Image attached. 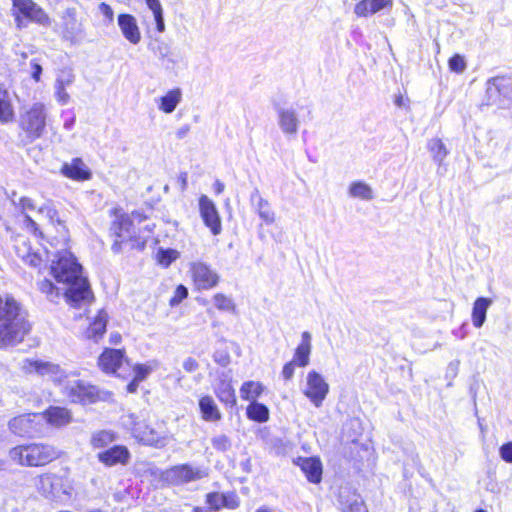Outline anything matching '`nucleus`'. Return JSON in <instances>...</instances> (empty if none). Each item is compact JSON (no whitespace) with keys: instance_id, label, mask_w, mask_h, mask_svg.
I'll return each mask as SVG.
<instances>
[{"instance_id":"42","label":"nucleus","mask_w":512,"mask_h":512,"mask_svg":"<svg viewBox=\"0 0 512 512\" xmlns=\"http://www.w3.org/2000/svg\"><path fill=\"white\" fill-rule=\"evenodd\" d=\"M114 440L115 435L113 432L102 430L92 435L90 443L94 448H103L112 443Z\"/></svg>"},{"instance_id":"15","label":"nucleus","mask_w":512,"mask_h":512,"mask_svg":"<svg viewBox=\"0 0 512 512\" xmlns=\"http://www.w3.org/2000/svg\"><path fill=\"white\" fill-rule=\"evenodd\" d=\"M207 476V472L188 464L177 465L166 471V479L172 484H184Z\"/></svg>"},{"instance_id":"11","label":"nucleus","mask_w":512,"mask_h":512,"mask_svg":"<svg viewBox=\"0 0 512 512\" xmlns=\"http://www.w3.org/2000/svg\"><path fill=\"white\" fill-rule=\"evenodd\" d=\"M329 393V384L323 376L312 370L306 376V383L303 394L312 402L315 407H321Z\"/></svg>"},{"instance_id":"44","label":"nucleus","mask_w":512,"mask_h":512,"mask_svg":"<svg viewBox=\"0 0 512 512\" xmlns=\"http://www.w3.org/2000/svg\"><path fill=\"white\" fill-rule=\"evenodd\" d=\"M211 444L219 452H226L231 447V440L225 434H218L211 438Z\"/></svg>"},{"instance_id":"48","label":"nucleus","mask_w":512,"mask_h":512,"mask_svg":"<svg viewBox=\"0 0 512 512\" xmlns=\"http://www.w3.org/2000/svg\"><path fill=\"white\" fill-rule=\"evenodd\" d=\"M449 68L457 73H461L466 68L465 60L462 56L456 54L449 60Z\"/></svg>"},{"instance_id":"4","label":"nucleus","mask_w":512,"mask_h":512,"mask_svg":"<svg viewBox=\"0 0 512 512\" xmlns=\"http://www.w3.org/2000/svg\"><path fill=\"white\" fill-rule=\"evenodd\" d=\"M48 119L49 111L46 104L36 101L21 107L18 125L26 138L33 142L45 134Z\"/></svg>"},{"instance_id":"60","label":"nucleus","mask_w":512,"mask_h":512,"mask_svg":"<svg viewBox=\"0 0 512 512\" xmlns=\"http://www.w3.org/2000/svg\"><path fill=\"white\" fill-rule=\"evenodd\" d=\"M237 505H238V503L234 498L230 500L226 497V502H225L224 506H227L229 508H235V507H237Z\"/></svg>"},{"instance_id":"56","label":"nucleus","mask_w":512,"mask_h":512,"mask_svg":"<svg viewBox=\"0 0 512 512\" xmlns=\"http://www.w3.org/2000/svg\"><path fill=\"white\" fill-rule=\"evenodd\" d=\"M140 382L141 381L137 380L136 378H133V380L127 385V391L129 393L136 392Z\"/></svg>"},{"instance_id":"26","label":"nucleus","mask_w":512,"mask_h":512,"mask_svg":"<svg viewBox=\"0 0 512 512\" xmlns=\"http://www.w3.org/2000/svg\"><path fill=\"white\" fill-rule=\"evenodd\" d=\"M311 349V334L308 331H304L301 334V342L295 350L292 361L299 367H306L310 362Z\"/></svg>"},{"instance_id":"23","label":"nucleus","mask_w":512,"mask_h":512,"mask_svg":"<svg viewBox=\"0 0 512 512\" xmlns=\"http://www.w3.org/2000/svg\"><path fill=\"white\" fill-rule=\"evenodd\" d=\"M129 451L124 446H115L104 452L98 454L100 462L106 466H113L116 464H126L129 460Z\"/></svg>"},{"instance_id":"17","label":"nucleus","mask_w":512,"mask_h":512,"mask_svg":"<svg viewBox=\"0 0 512 512\" xmlns=\"http://www.w3.org/2000/svg\"><path fill=\"white\" fill-rule=\"evenodd\" d=\"M99 367L106 373H115L122 376L120 370L129 365L124 352L118 349H105L98 359Z\"/></svg>"},{"instance_id":"52","label":"nucleus","mask_w":512,"mask_h":512,"mask_svg":"<svg viewBox=\"0 0 512 512\" xmlns=\"http://www.w3.org/2000/svg\"><path fill=\"white\" fill-rule=\"evenodd\" d=\"M347 512H367V510L358 497H355L354 501L347 508Z\"/></svg>"},{"instance_id":"62","label":"nucleus","mask_w":512,"mask_h":512,"mask_svg":"<svg viewBox=\"0 0 512 512\" xmlns=\"http://www.w3.org/2000/svg\"><path fill=\"white\" fill-rule=\"evenodd\" d=\"M193 512H213L210 508L209 509H204V508H200V507H195L193 509Z\"/></svg>"},{"instance_id":"14","label":"nucleus","mask_w":512,"mask_h":512,"mask_svg":"<svg viewBox=\"0 0 512 512\" xmlns=\"http://www.w3.org/2000/svg\"><path fill=\"white\" fill-rule=\"evenodd\" d=\"M200 216L213 235H218L222 231L221 218L215 203L206 195L199 198Z\"/></svg>"},{"instance_id":"31","label":"nucleus","mask_w":512,"mask_h":512,"mask_svg":"<svg viewBox=\"0 0 512 512\" xmlns=\"http://www.w3.org/2000/svg\"><path fill=\"white\" fill-rule=\"evenodd\" d=\"M107 321L108 314L100 310L86 331L87 337L95 341L101 338L106 331Z\"/></svg>"},{"instance_id":"33","label":"nucleus","mask_w":512,"mask_h":512,"mask_svg":"<svg viewBox=\"0 0 512 512\" xmlns=\"http://www.w3.org/2000/svg\"><path fill=\"white\" fill-rule=\"evenodd\" d=\"M182 99V92L179 88L168 91L159 99V110L164 113H172Z\"/></svg>"},{"instance_id":"57","label":"nucleus","mask_w":512,"mask_h":512,"mask_svg":"<svg viewBox=\"0 0 512 512\" xmlns=\"http://www.w3.org/2000/svg\"><path fill=\"white\" fill-rule=\"evenodd\" d=\"M190 131V127L188 125H185V126H182L181 128H179L176 132V136L179 138V139H182L184 138Z\"/></svg>"},{"instance_id":"34","label":"nucleus","mask_w":512,"mask_h":512,"mask_svg":"<svg viewBox=\"0 0 512 512\" xmlns=\"http://www.w3.org/2000/svg\"><path fill=\"white\" fill-rule=\"evenodd\" d=\"M156 57L161 62V65L166 69H173L177 64L175 53L172 51L169 44L161 42L154 51Z\"/></svg>"},{"instance_id":"59","label":"nucleus","mask_w":512,"mask_h":512,"mask_svg":"<svg viewBox=\"0 0 512 512\" xmlns=\"http://www.w3.org/2000/svg\"><path fill=\"white\" fill-rule=\"evenodd\" d=\"M224 188H225L224 184L219 180H217L213 184V189L217 195L221 194L224 191Z\"/></svg>"},{"instance_id":"41","label":"nucleus","mask_w":512,"mask_h":512,"mask_svg":"<svg viewBox=\"0 0 512 512\" xmlns=\"http://www.w3.org/2000/svg\"><path fill=\"white\" fill-rule=\"evenodd\" d=\"M15 112L8 96L0 97V123L7 124L14 120Z\"/></svg>"},{"instance_id":"63","label":"nucleus","mask_w":512,"mask_h":512,"mask_svg":"<svg viewBox=\"0 0 512 512\" xmlns=\"http://www.w3.org/2000/svg\"><path fill=\"white\" fill-rule=\"evenodd\" d=\"M120 339H121V337L119 334L111 335V341L115 344L118 343L120 341Z\"/></svg>"},{"instance_id":"7","label":"nucleus","mask_w":512,"mask_h":512,"mask_svg":"<svg viewBox=\"0 0 512 512\" xmlns=\"http://www.w3.org/2000/svg\"><path fill=\"white\" fill-rule=\"evenodd\" d=\"M60 386L62 387V393L73 403L91 404L101 398L100 392L95 386L71 378L68 374Z\"/></svg>"},{"instance_id":"19","label":"nucleus","mask_w":512,"mask_h":512,"mask_svg":"<svg viewBox=\"0 0 512 512\" xmlns=\"http://www.w3.org/2000/svg\"><path fill=\"white\" fill-rule=\"evenodd\" d=\"M117 23L123 37L132 45L141 42L142 34L136 18L131 14H119Z\"/></svg>"},{"instance_id":"1","label":"nucleus","mask_w":512,"mask_h":512,"mask_svg":"<svg viewBox=\"0 0 512 512\" xmlns=\"http://www.w3.org/2000/svg\"><path fill=\"white\" fill-rule=\"evenodd\" d=\"M50 273L58 284L65 287V298L73 306L88 303L93 294L85 277L82 267L69 251H61L52 261Z\"/></svg>"},{"instance_id":"25","label":"nucleus","mask_w":512,"mask_h":512,"mask_svg":"<svg viewBox=\"0 0 512 512\" xmlns=\"http://www.w3.org/2000/svg\"><path fill=\"white\" fill-rule=\"evenodd\" d=\"M199 410L201 413V417L204 421L207 422H218L222 418V413L218 408L215 400L209 396L205 395L199 399Z\"/></svg>"},{"instance_id":"29","label":"nucleus","mask_w":512,"mask_h":512,"mask_svg":"<svg viewBox=\"0 0 512 512\" xmlns=\"http://www.w3.org/2000/svg\"><path fill=\"white\" fill-rule=\"evenodd\" d=\"M251 201L255 203L259 217L266 223L272 224L275 221V213L271 209L269 202L264 199L258 190L251 194Z\"/></svg>"},{"instance_id":"9","label":"nucleus","mask_w":512,"mask_h":512,"mask_svg":"<svg viewBox=\"0 0 512 512\" xmlns=\"http://www.w3.org/2000/svg\"><path fill=\"white\" fill-rule=\"evenodd\" d=\"M12 12L19 28L25 27V21L47 25L49 18L43 9L32 0H18L12 4Z\"/></svg>"},{"instance_id":"55","label":"nucleus","mask_w":512,"mask_h":512,"mask_svg":"<svg viewBox=\"0 0 512 512\" xmlns=\"http://www.w3.org/2000/svg\"><path fill=\"white\" fill-rule=\"evenodd\" d=\"M214 360L220 364L221 366H227L230 362V357L227 353H216L214 355Z\"/></svg>"},{"instance_id":"36","label":"nucleus","mask_w":512,"mask_h":512,"mask_svg":"<svg viewBox=\"0 0 512 512\" xmlns=\"http://www.w3.org/2000/svg\"><path fill=\"white\" fill-rule=\"evenodd\" d=\"M247 417L256 422H266L269 420V409L261 403L252 402L247 407Z\"/></svg>"},{"instance_id":"54","label":"nucleus","mask_w":512,"mask_h":512,"mask_svg":"<svg viewBox=\"0 0 512 512\" xmlns=\"http://www.w3.org/2000/svg\"><path fill=\"white\" fill-rule=\"evenodd\" d=\"M99 10L110 22L113 21L114 12L110 5H108L106 3H101L99 5Z\"/></svg>"},{"instance_id":"40","label":"nucleus","mask_w":512,"mask_h":512,"mask_svg":"<svg viewBox=\"0 0 512 512\" xmlns=\"http://www.w3.org/2000/svg\"><path fill=\"white\" fill-rule=\"evenodd\" d=\"M147 7L151 10L156 23V29L159 33L165 31V22L163 16V8L160 0H145Z\"/></svg>"},{"instance_id":"50","label":"nucleus","mask_w":512,"mask_h":512,"mask_svg":"<svg viewBox=\"0 0 512 512\" xmlns=\"http://www.w3.org/2000/svg\"><path fill=\"white\" fill-rule=\"evenodd\" d=\"M296 366L298 365L292 360L284 365L281 373L284 380L288 381L292 379Z\"/></svg>"},{"instance_id":"18","label":"nucleus","mask_w":512,"mask_h":512,"mask_svg":"<svg viewBox=\"0 0 512 512\" xmlns=\"http://www.w3.org/2000/svg\"><path fill=\"white\" fill-rule=\"evenodd\" d=\"M42 416L36 413H28L14 417L9 421V429L19 436H26L39 430Z\"/></svg>"},{"instance_id":"2","label":"nucleus","mask_w":512,"mask_h":512,"mask_svg":"<svg viewBox=\"0 0 512 512\" xmlns=\"http://www.w3.org/2000/svg\"><path fill=\"white\" fill-rule=\"evenodd\" d=\"M0 348L21 343L30 331L25 311L12 297L0 299Z\"/></svg>"},{"instance_id":"45","label":"nucleus","mask_w":512,"mask_h":512,"mask_svg":"<svg viewBox=\"0 0 512 512\" xmlns=\"http://www.w3.org/2000/svg\"><path fill=\"white\" fill-rule=\"evenodd\" d=\"M226 502V497L218 494V493H211L207 495V504L209 505V508L215 512L219 510L221 507L224 506Z\"/></svg>"},{"instance_id":"12","label":"nucleus","mask_w":512,"mask_h":512,"mask_svg":"<svg viewBox=\"0 0 512 512\" xmlns=\"http://www.w3.org/2000/svg\"><path fill=\"white\" fill-rule=\"evenodd\" d=\"M190 272L193 283L198 290L213 289L220 281L219 274L203 262L191 263Z\"/></svg>"},{"instance_id":"16","label":"nucleus","mask_w":512,"mask_h":512,"mask_svg":"<svg viewBox=\"0 0 512 512\" xmlns=\"http://www.w3.org/2000/svg\"><path fill=\"white\" fill-rule=\"evenodd\" d=\"M17 255L29 266L40 268L48 258V253L42 248H34L26 240H18L16 244Z\"/></svg>"},{"instance_id":"24","label":"nucleus","mask_w":512,"mask_h":512,"mask_svg":"<svg viewBox=\"0 0 512 512\" xmlns=\"http://www.w3.org/2000/svg\"><path fill=\"white\" fill-rule=\"evenodd\" d=\"M392 3L393 0H362L355 5L354 13L358 17H368L384 8L391 7Z\"/></svg>"},{"instance_id":"21","label":"nucleus","mask_w":512,"mask_h":512,"mask_svg":"<svg viewBox=\"0 0 512 512\" xmlns=\"http://www.w3.org/2000/svg\"><path fill=\"white\" fill-rule=\"evenodd\" d=\"M75 80V75L71 70H62L55 81V98L61 105H66L70 101V95L66 92V88L71 86Z\"/></svg>"},{"instance_id":"35","label":"nucleus","mask_w":512,"mask_h":512,"mask_svg":"<svg viewBox=\"0 0 512 512\" xmlns=\"http://www.w3.org/2000/svg\"><path fill=\"white\" fill-rule=\"evenodd\" d=\"M349 196L361 200L369 201L374 198L373 190L370 185L363 181H354L348 188Z\"/></svg>"},{"instance_id":"58","label":"nucleus","mask_w":512,"mask_h":512,"mask_svg":"<svg viewBox=\"0 0 512 512\" xmlns=\"http://www.w3.org/2000/svg\"><path fill=\"white\" fill-rule=\"evenodd\" d=\"M179 182H180V185H181V190L184 191L187 189V173L186 172H183L180 174L179 176Z\"/></svg>"},{"instance_id":"39","label":"nucleus","mask_w":512,"mask_h":512,"mask_svg":"<svg viewBox=\"0 0 512 512\" xmlns=\"http://www.w3.org/2000/svg\"><path fill=\"white\" fill-rule=\"evenodd\" d=\"M212 301L214 306L222 312L235 313L236 312V304L232 297L224 294V293H216L212 297Z\"/></svg>"},{"instance_id":"3","label":"nucleus","mask_w":512,"mask_h":512,"mask_svg":"<svg viewBox=\"0 0 512 512\" xmlns=\"http://www.w3.org/2000/svg\"><path fill=\"white\" fill-rule=\"evenodd\" d=\"M60 457V452L52 445L31 443L13 447L9 451V458L26 467H40L51 463Z\"/></svg>"},{"instance_id":"61","label":"nucleus","mask_w":512,"mask_h":512,"mask_svg":"<svg viewBox=\"0 0 512 512\" xmlns=\"http://www.w3.org/2000/svg\"><path fill=\"white\" fill-rule=\"evenodd\" d=\"M22 206L23 208H33L32 202L30 199H22Z\"/></svg>"},{"instance_id":"37","label":"nucleus","mask_w":512,"mask_h":512,"mask_svg":"<svg viewBox=\"0 0 512 512\" xmlns=\"http://www.w3.org/2000/svg\"><path fill=\"white\" fill-rule=\"evenodd\" d=\"M427 147L432 155L433 160L439 165H442L443 161L448 155V150L442 140L439 138H433L429 140Z\"/></svg>"},{"instance_id":"28","label":"nucleus","mask_w":512,"mask_h":512,"mask_svg":"<svg viewBox=\"0 0 512 512\" xmlns=\"http://www.w3.org/2000/svg\"><path fill=\"white\" fill-rule=\"evenodd\" d=\"M40 415L55 427L65 426L72 420L70 411L63 407H50Z\"/></svg>"},{"instance_id":"6","label":"nucleus","mask_w":512,"mask_h":512,"mask_svg":"<svg viewBox=\"0 0 512 512\" xmlns=\"http://www.w3.org/2000/svg\"><path fill=\"white\" fill-rule=\"evenodd\" d=\"M37 492L50 500H62L71 495L72 486L69 481L54 473H43L34 479Z\"/></svg>"},{"instance_id":"32","label":"nucleus","mask_w":512,"mask_h":512,"mask_svg":"<svg viewBox=\"0 0 512 512\" xmlns=\"http://www.w3.org/2000/svg\"><path fill=\"white\" fill-rule=\"evenodd\" d=\"M264 391V385L259 381H245L240 389V397L245 400L252 402H257L256 399L261 396Z\"/></svg>"},{"instance_id":"8","label":"nucleus","mask_w":512,"mask_h":512,"mask_svg":"<svg viewBox=\"0 0 512 512\" xmlns=\"http://www.w3.org/2000/svg\"><path fill=\"white\" fill-rule=\"evenodd\" d=\"M19 369L24 374H37L41 377H48L55 384L62 385L67 374L58 364L34 358H25L19 362Z\"/></svg>"},{"instance_id":"13","label":"nucleus","mask_w":512,"mask_h":512,"mask_svg":"<svg viewBox=\"0 0 512 512\" xmlns=\"http://www.w3.org/2000/svg\"><path fill=\"white\" fill-rule=\"evenodd\" d=\"M274 109L281 132L287 137L296 136L300 127V118L297 110L292 106L287 107L279 103L274 104Z\"/></svg>"},{"instance_id":"20","label":"nucleus","mask_w":512,"mask_h":512,"mask_svg":"<svg viewBox=\"0 0 512 512\" xmlns=\"http://www.w3.org/2000/svg\"><path fill=\"white\" fill-rule=\"evenodd\" d=\"M61 173L74 181H86L92 177L90 169L81 158H74L70 162L64 163Z\"/></svg>"},{"instance_id":"5","label":"nucleus","mask_w":512,"mask_h":512,"mask_svg":"<svg viewBox=\"0 0 512 512\" xmlns=\"http://www.w3.org/2000/svg\"><path fill=\"white\" fill-rule=\"evenodd\" d=\"M142 216L138 213L119 214L111 226V233L115 237L112 250L119 253L122 244H129L131 248H143L146 238L136 230L134 223H140Z\"/></svg>"},{"instance_id":"47","label":"nucleus","mask_w":512,"mask_h":512,"mask_svg":"<svg viewBox=\"0 0 512 512\" xmlns=\"http://www.w3.org/2000/svg\"><path fill=\"white\" fill-rule=\"evenodd\" d=\"M188 296V290L185 286L179 285L174 291L173 296L171 297L169 304L172 307L179 305L185 298Z\"/></svg>"},{"instance_id":"22","label":"nucleus","mask_w":512,"mask_h":512,"mask_svg":"<svg viewBox=\"0 0 512 512\" xmlns=\"http://www.w3.org/2000/svg\"><path fill=\"white\" fill-rule=\"evenodd\" d=\"M214 393L217 398L225 405L233 407L237 403L232 380L227 374H222L219 382L214 387Z\"/></svg>"},{"instance_id":"51","label":"nucleus","mask_w":512,"mask_h":512,"mask_svg":"<svg viewBox=\"0 0 512 512\" xmlns=\"http://www.w3.org/2000/svg\"><path fill=\"white\" fill-rule=\"evenodd\" d=\"M30 66H31V76H32V78L36 82H39L40 81V76H41V73H42V66L36 60H31Z\"/></svg>"},{"instance_id":"30","label":"nucleus","mask_w":512,"mask_h":512,"mask_svg":"<svg viewBox=\"0 0 512 512\" xmlns=\"http://www.w3.org/2000/svg\"><path fill=\"white\" fill-rule=\"evenodd\" d=\"M491 304L492 300L489 298L480 297L475 300L472 310V323L476 328L483 326L487 310Z\"/></svg>"},{"instance_id":"27","label":"nucleus","mask_w":512,"mask_h":512,"mask_svg":"<svg viewBox=\"0 0 512 512\" xmlns=\"http://www.w3.org/2000/svg\"><path fill=\"white\" fill-rule=\"evenodd\" d=\"M298 465L303 473L306 475L308 481L312 483H319L322 478V464L316 458H299Z\"/></svg>"},{"instance_id":"43","label":"nucleus","mask_w":512,"mask_h":512,"mask_svg":"<svg viewBox=\"0 0 512 512\" xmlns=\"http://www.w3.org/2000/svg\"><path fill=\"white\" fill-rule=\"evenodd\" d=\"M180 254L175 249H160L157 254L158 262L164 267H168L172 262L179 258Z\"/></svg>"},{"instance_id":"10","label":"nucleus","mask_w":512,"mask_h":512,"mask_svg":"<svg viewBox=\"0 0 512 512\" xmlns=\"http://www.w3.org/2000/svg\"><path fill=\"white\" fill-rule=\"evenodd\" d=\"M126 425L130 426L133 436L140 442L152 446L165 445L166 435L164 431L149 427L144 421L138 420L137 417L129 416Z\"/></svg>"},{"instance_id":"46","label":"nucleus","mask_w":512,"mask_h":512,"mask_svg":"<svg viewBox=\"0 0 512 512\" xmlns=\"http://www.w3.org/2000/svg\"><path fill=\"white\" fill-rule=\"evenodd\" d=\"M155 365L152 364H137L134 366V378L143 381L154 369Z\"/></svg>"},{"instance_id":"64","label":"nucleus","mask_w":512,"mask_h":512,"mask_svg":"<svg viewBox=\"0 0 512 512\" xmlns=\"http://www.w3.org/2000/svg\"><path fill=\"white\" fill-rule=\"evenodd\" d=\"M256 512H272L270 509H268L267 507H260L256 510Z\"/></svg>"},{"instance_id":"49","label":"nucleus","mask_w":512,"mask_h":512,"mask_svg":"<svg viewBox=\"0 0 512 512\" xmlns=\"http://www.w3.org/2000/svg\"><path fill=\"white\" fill-rule=\"evenodd\" d=\"M500 457L507 463H512V442L503 444L499 449Z\"/></svg>"},{"instance_id":"53","label":"nucleus","mask_w":512,"mask_h":512,"mask_svg":"<svg viewBox=\"0 0 512 512\" xmlns=\"http://www.w3.org/2000/svg\"><path fill=\"white\" fill-rule=\"evenodd\" d=\"M198 367V362L192 357H188L183 362V368L187 372H194L198 369Z\"/></svg>"},{"instance_id":"38","label":"nucleus","mask_w":512,"mask_h":512,"mask_svg":"<svg viewBox=\"0 0 512 512\" xmlns=\"http://www.w3.org/2000/svg\"><path fill=\"white\" fill-rule=\"evenodd\" d=\"M38 286L39 290L52 302L57 301L61 296L65 297V287H57L49 280H42Z\"/></svg>"}]
</instances>
